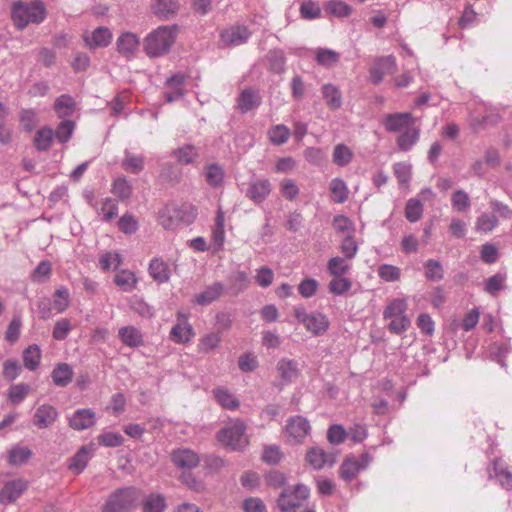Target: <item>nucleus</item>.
<instances>
[{
    "instance_id": "obj_1",
    "label": "nucleus",
    "mask_w": 512,
    "mask_h": 512,
    "mask_svg": "<svg viewBox=\"0 0 512 512\" xmlns=\"http://www.w3.org/2000/svg\"><path fill=\"white\" fill-rule=\"evenodd\" d=\"M178 35L177 25H162L146 35L143 50L150 58L166 55L171 50Z\"/></svg>"
},
{
    "instance_id": "obj_2",
    "label": "nucleus",
    "mask_w": 512,
    "mask_h": 512,
    "mask_svg": "<svg viewBox=\"0 0 512 512\" xmlns=\"http://www.w3.org/2000/svg\"><path fill=\"white\" fill-rule=\"evenodd\" d=\"M46 15V7L41 0H33L28 3L22 1L15 2L11 11L14 25L19 30H23L29 24L42 23Z\"/></svg>"
},
{
    "instance_id": "obj_3",
    "label": "nucleus",
    "mask_w": 512,
    "mask_h": 512,
    "mask_svg": "<svg viewBox=\"0 0 512 512\" xmlns=\"http://www.w3.org/2000/svg\"><path fill=\"white\" fill-rule=\"evenodd\" d=\"M197 217V209L190 204H169L159 211V224L166 230H174L180 224L189 225Z\"/></svg>"
},
{
    "instance_id": "obj_4",
    "label": "nucleus",
    "mask_w": 512,
    "mask_h": 512,
    "mask_svg": "<svg viewBox=\"0 0 512 512\" xmlns=\"http://www.w3.org/2000/svg\"><path fill=\"white\" fill-rule=\"evenodd\" d=\"M140 495V490L133 486L116 489L107 498L101 512H129L136 507Z\"/></svg>"
},
{
    "instance_id": "obj_5",
    "label": "nucleus",
    "mask_w": 512,
    "mask_h": 512,
    "mask_svg": "<svg viewBox=\"0 0 512 512\" xmlns=\"http://www.w3.org/2000/svg\"><path fill=\"white\" fill-rule=\"evenodd\" d=\"M217 438L222 445L235 451H242L249 444L246 435V425L239 419L221 429L217 434Z\"/></svg>"
},
{
    "instance_id": "obj_6",
    "label": "nucleus",
    "mask_w": 512,
    "mask_h": 512,
    "mask_svg": "<svg viewBox=\"0 0 512 512\" xmlns=\"http://www.w3.org/2000/svg\"><path fill=\"white\" fill-rule=\"evenodd\" d=\"M294 316L314 336L324 335L330 325L327 316L320 312L307 313L303 306L294 308Z\"/></svg>"
},
{
    "instance_id": "obj_7",
    "label": "nucleus",
    "mask_w": 512,
    "mask_h": 512,
    "mask_svg": "<svg viewBox=\"0 0 512 512\" xmlns=\"http://www.w3.org/2000/svg\"><path fill=\"white\" fill-rule=\"evenodd\" d=\"M309 494V488L303 484H298L292 491L285 489L278 498V507L282 512H296Z\"/></svg>"
},
{
    "instance_id": "obj_8",
    "label": "nucleus",
    "mask_w": 512,
    "mask_h": 512,
    "mask_svg": "<svg viewBox=\"0 0 512 512\" xmlns=\"http://www.w3.org/2000/svg\"><path fill=\"white\" fill-rule=\"evenodd\" d=\"M311 426L309 421L301 416H292L287 420L285 436L290 444H300L310 434Z\"/></svg>"
},
{
    "instance_id": "obj_9",
    "label": "nucleus",
    "mask_w": 512,
    "mask_h": 512,
    "mask_svg": "<svg viewBox=\"0 0 512 512\" xmlns=\"http://www.w3.org/2000/svg\"><path fill=\"white\" fill-rule=\"evenodd\" d=\"M195 336V331L188 321V315L177 313V322L170 331V339L177 344L190 342Z\"/></svg>"
},
{
    "instance_id": "obj_10",
    "label": "nucleus",
    "mask_w": 512,
    "mask_h": 512,
    "mask_svg": "<svg viewBox=\"0 0 512 512\" xmlns=\"http://www.w3.org/2000/svg\"><path fill=\"white\" fill-rule=\"evenodd\" d=\"M82 38L90 49L105 48L111 44L113 34L108 27L100 26L93 31H85Z\"/></svg>"
},
{
    "instance_id": "obj_11",
    "label": "nucleus",
    "mask_w": 512,
    "mask_h": 512,
    "mask_svg": "<svg viewBox=\"0 0 512 512\" xmlns=\"http://www.w3.org/2000/svg\"><path fill=\"white\" fill-rule=\"evenodd\" d=\"M415 123V119L409 112L390 113L383 117L382 124L389 133H400Z\"/></svg>"
},
{
    "instance_id": "obj_12",
    "label": "nucleus",
    "mask_w": 512,
    "mask_h": 512,
    "mask_svg": "<svg viewBox=\"0 0 512 512\" xmlns=\"http://www.w3.org/2000/svg\"><path fill=\"white\" fill-rule=\"evenodd\" d=\"M395 69L396 59L394 56L377 58L370 69V80L373 84H379L386 74L394 73Z\"/></svg>"
},
{
    "instance_id": "obj_13",
    "label": "nucleus",
    "mask_w": 512,
    "mask_h": 512,
    "mask_svg": "<svg viewBox=\"0 0 512 512\" xmlns=\"http://www.w3.org/2000/svg\"><path fill=\"white\" fill-rule=\"evenodd\" d=\"M272 191L271 182L266 178L254 179L249 183L245 195L254 204L263 203Z\"/></svg>"
},
{
    "instance_id": "obj_14",
    "label": "nucleus",
    "mask_w": 512,
    "mask_h": 512,
    "mask_svg": "<svg viewBox=\"0 0 512 512\" xmlns=\"http://www.w3.org/2000/svg\"><path fill=\"white\" fill-rule=\"evenodd\" d=\"M139 46V37L132 32H124L116 40L118 53L127 60H131L136 56Z\"/></svg>"
},
{
    "instance_id": "obj_15",
    "label": "nucleus",
    "mask_w": 512,
    "mask_h": 512,
    "mask_svg": "<svg viewBox=\"0 0 512 512\" xmlns=\"http://www.w3.org/2000/svg\"><path fill=\"white\" fill-rule=\"evenodd\" d=\"M27 487V482L23 479L6 482L0 489V503L3 505L14 503L26 491Z\"/></svg>"
},
{
    "instance_id": "obj_16",
    "label": "nucleus",
    "mask_w": 512,
    "mask_h": 512,
    "mask_svg": "<svg viewBox=\"0 0 512 512\" xmlns=\"http://www.w3.org/2000/svg\"><path fill=\"white\" fill-rule=\"evenodd\" d=\"M276 371L280 380L281 386H286L295 381L300 375L299 364L296 360L281 358L277 365Z\"/></svg>"
},
{
    "instance_id": "obj_17",
    "label": "nucleus",
    "mask_w": 512,
    "mask_h": 512,
    "mask_svg": "<svg viewBox=\"0 0 512 512\" xmlns=\"http://www.w3.org/2000/svg\"><path fill=\"white\" fill-rule=\"evenodd\" d=\"M251 32L245 26H230L221 32V41L225 46H238L248 41Z\"/></svg>"
},
{
    "instance_id": "obj_18",
    "label": "nucleus",
    "mask_w": 512,
    "mask_h": 512,
    "mask_svg": "<svg viewBox=\"0 0 512 512\" xmlns=\"http://www.w3.org/2000/svg\"><path fill=\"white\" fill-rule=\"evenodd\" d=\"M58 416V410L53 405L42 404L35 410L33 424L39 429H46L56 422Z\"/></svg>"
},
{
    "instance_id": "obj_19",
    "label": "nucleus",
    "mask_w": 512,
    "mask_h": 512,
    "mask_svg": "<svg viewBox=\"0 0 512 512\" xmlns=\"http://www.w3.org/2000/svg\"><path fill=\"white\" fill-rule=\"evenodd\" d=\"M171 460L180 469H192L199 464L200 458L189 448H179L172 452Z\"/></svg>"
},
{
    "instance_id": "obj_20",
    "label": "nucleus",
    "mask_w": 512,
    "mask_h": 512,
    "mask_svg": "<svg viewBox=\"0 0 512 512\" xmlns=\"http://www.w3.org/2000/svg\"><path fill=\"white\" fill-rule=\"evenodd\" d=\"M96 422L95 412L91 409H78L69 417V426L77 431L86 430Z\"/></svg>"
},
{
    "instance_id": "obj_21",
    "label": "nucleus",
    "mask_w": 512,
    "mask_h": 512,
    "mask_svg": "<svg viewBox=\"0 0 512 512\" xmlns=\"http://www.w3.org/2000/svg\"><path fill=\"white\" fill-rule=\"evenodd\" d=\"M186 77L182 73H176L166 80L167 91L164 92V98L171 103L179 100L184 95V84Z\"/></svg>"
},
{
    "instance_id": "obj_22",
    "label": "nucleus",
    "mask_w": 512,
    "mask_h": 512,
    "mask_svg": "<svg viewBox=\"0 0 512 512\" xmlns=\"http://www.w3.org/2000/svg\"><path fill=\"white\" fill-rule=\"evenodd\" d=\"M488 472L489 478H495L503 488L512 489V472L501 459H495Z\"/></svg>"
},
{
    "instance_id": "obj_23",
    "label": "nucleus",
    "mask_w": 512,
    "mask_h": 512,
    "mask_svg": "<svg viewBox=\"0 0 512 512\" xmlns=\"http://www.w3.org/2000/svg\"><path fill=\"white\" fill-rule=\"evenodd\" d=\"M306 462L315 470H321L326 465L332 466L335 463L333 455L326 453L320 447L310 448L305 456Z\"/></svg>"
},
{
    "instance_id": "obj_24",
    "label": "nucleus",
    "mask_w": 512,
    "mask_h": 512,
    "mask_svg": "<svg viewBox=\"0 0 512 512\" xmlns=\"http://www.w3.org/2000/svg\"><path fill=\"white\" fill-rule=\"evenodd\" d=\"M420 138V128L414 124L400 132L396 139L397 148L400 151H410Z\"/></svg>"
},
{
    "instance_id": "obj_25",
    "label": "nucleus",
    "mask_w": 512,
    "mask_h": 512,
    "mask_svg": "<svg viewBox=\"0 0 512 512\" xmlns=\"http://www.w3.org/2000/svg\"><path fill=\"white\" fill-rule=\"evenodd\" d=\"M262 102V98L258 91L251 88L244 89L238 99L237 108L241 113H247L256 109Z\"/></svg>"
},
{
    "instance_id": "obj_26",
    "label": "nucleus",
    "mask_w": 512,
    "mask_h": 512,
    "mask_svg": "<svg viewBox=\"0 0 512 512\" xmlns=\"http://www.w3.org/2000/svg\"><path fill=\"white\" fill-rule=\"evenodd\" d=\"M93 454V446H82L71 458L68 469L75 474H80L86 468Z\"/></svg>"
},
{
    "instance_id": "obj_27",
    "label": "nucleus",
    "mask_w": 512,
    "mask_h": 512,
    "mask_svg": "<svg viewBox=\"0 0 512 512\" xmlns=\"http://www.w3.org/2000/svg\"><path fill=\"white\" fill-rule=\"evenodd\" d=\"M118 337L128 347H140L144 343L142 332L132 325L121 327L118 331Z\"/></svg>"
},
{
    "instance_id": "obj_28",
    "label": "nucleus",
    "mask_w": 512,
    "mask_h": 512,
    "mask_svg": "<svg viewBox=\"0 0 512 512\" xmlns=\"http://www.w3.org/2000/svg\"><path fill=\"white\" fill-rule=\"evenodd\" d=\"M93 206L98 216L102 217L105 222L111 221L118 214V202L111 197L103 198Z\"/></svg>"
},
{
    "instance_id": "obj_29",
    "label": "nucleus",
    "mask_w": 512,
    "mask_h": 512,
    "mask_svg": "<svg viewBox=\"0 0 512 512\" xmlns=\"http://www.w3.org/2000/svg\"><path fill=\"white\" fill-rule=\"evenodd\" d=\"M217 403L227 410H236L240 406L239 400L226 387H216L212 391Z\"/></svg>"
},
{
    "instance_id": "obj_30",
    "label": "nucleus",
    "mask_w": 512,
    "mask_h": 512,
    "mask_svg": "<svg viewBox=\"0 0 512 512\" xmlns=\"http://www.w3.org/2000/svg\"><path fill=\"white\" fill-rule=\"evenodd\" d=\"M225 216L224 212L219 209L216 214L215 224L212 228L211 239L214 247V251L218 252L223 248L225 242V230H224Z\"/></svg>"
},
{
    "instance_id": "obj_31",
    "label": "nucleus",
    "mask_w": 512,
    "mask_h": 512,
    "mask_svg": "<svg viewBox=\"0 0 512 512\" xmlns=\"http://www.w3.org/2000/svg\"><path fill=\"white\" fill-rule=\"evenodd\" d=\"M223 291V284L220 282H214L195 296V303L202 306L209 305L216 301L222 295Z\"/></svg>"
},
{
    "instance_id": "obj_32",
    "label": "nucleus",
    "mask_w": 512,
    "mask_h": 512,
    "mask_svg": "<svg viewBox=\"0 0 512 512\" xmlns=\"http://www.w3.org/2000/svg\"><path fill=\"white\" fill-rule=\"evenodd\" d=\"M179 8L177 0H157L152 5L153 13L161 20L174 16Z\"/></svg>"
},
{
    "instance_id": "obj_33",
    "label": "nucleus",
    "mask_w": 512,
    "mask_h": 512,
    "mask_svg": "<svg viewBox=\"0 0 512 512\" xmlns=\"http://www.w3.org/2000/svg\"><path fill=\"white\" fill-rule=\"evenodd\" d=\"M149 274L157 283H165L170 279V269L166 262L154 258L149 264Z\"/></svg>"
},
{
    "instance_id": "obj_34",
    "label": "nucleus",
    "mask_w": 512,
    "mask_h": 512,
    "mask_svg": "<svg viewBox=\"0 0 512 512\" xmlns=\"http://www.w3.org/2000/svg\"><path fill=\"white\" fill-rule=\"evenodd\" d=\"M72 367L67 363L57 364L51 373L54 384L58 387H66L73 378Z\"/></svg>"
},
{
    "instance_id": "obj_35",
    "label": "nucleus",
    "mask_w": 512,
    "mask_h": 512,
    "mask_svg": "<svg viewBox=\"0 0 512 512\" xmlns=\"http://www.w3.org/2000/svg\"><path fill=\"white\" fill-rule=\"evenodd\" d=\"M54 110L59 118L70 117L75 110V101L70 95L63 94L55 100Z\"/></svg>"
},
{
    "instance_id": "obj_36",
    "label": "nucleus",
    "mask_w": 512,
    "mask_h": 512,
    "mask_svg": "<svg viewBox=\"0 0 512 512\" xmlns=\"http://www.w3.org/2000/svg\"><path fill=\"white\" fill-rule=\"evenodd\" d=\"M322 95L331 110L339 109L342 105V95L338 87L328 83L322 87Z\"/></svg>"
},
{
    "instance_id": "obj_37",
    "label": "nucleus",
    "mask_w": 512,
    "mask_h": 512,
    "mask_svg": "<svg viewBox=\"0 0 512 512\" xmlns=\"http://www.w3.org/2000/svg\"><path fill=\"white\" fill-rule=\"evenodd\" d=\"M137 278L130 270H120L114 277V283L123 292H132L137 286Z\"/></svg>"
},
{
    "instance_id": "obj_38",
    "label": "nucleus",
    "mask_w": 512,
    "mask_h": 512,
    "mask_svg": "<svg viewBox=\"0 0 512 512\" xmlns=\"http://www.w3.org/2000/svg\"><path fill=\"white\" fill-rule=\"evenodd\" d=\"M222 342V337L219 332H210L203 335L197 344L199 353L208 354L216 349Z\"/></svg>"
},
{
    "instance_id": "obj_39",
    "label": "nucleus",
    "mask_w": 512,
    "mask_h": 512,
    "mask_svg": "<svg viewBox=\"0 0 512 512\" xmlns=\"http://www.w3.org/2000/svg\"><path fill=\"white\" fill-rule=\"evenodd\" d=\"M350 261L347 258L335 256L328 260L327 271L331 276H344L351 268Z\"/></svg>"
},
{
    "instance_id": "obj_40",
    "label": "nucleus",
    "mask_w": 512,
    "mask_h": 512,
    "mask_svg": "<svg viewBox=\"0 0 512 512\" xmlns=\"http://www.w3.org/2000/svg\"><path fill=\"white\" fill-rule=\"evenodd\" d=\"M54 131L52 128L45 126L40 128L34 137V145L38 151H47L53 142Z\"/></svg>"
},
{
    "instance_id": "obj_41",
    "label": "nucleus",
    "mask_w": 512,
    "mask_h": 512,
    "mask_svg": "<svg viewBox=\"0 0 512 512\" xmlns=\"http://www.w3.org/2000/svg\"><path fill=\"white\" fill-rule=\"evenodd\" d=\"M353 156L352 150L347 145L339 143L333 149L332 161L337 166L344 167L351 163Z\"/></svg>"
},
{
    "instance_id": "obj_42",
    "label": "nucleus",
    "mask_w": 512,
    "mask_h": 512,
    "mask_svg": "<svg viewBox=\"0 0 512 512\" xmlns=\"http://www.w3.org/2000/svg\"><path fill=\"white\" fill-rule=\"evenodd\" d=\"M122 167L129 173L139 174L144 169V157L125 151Z\"/></svg>"
},
{
    "instance_id": "obj_43",
    "label": "nucleus",
    "mask_w": 512,
    "mask_h": 512,
    "mask_svg": "<svg viewBox=\"0 0 512 512\" xmlns=\"http://www.w3.org/2000/svg\"><path fill=\"white\" fill-rule=\"evenodd\" d=\"M267 135L269 141L273 145L279 146L285 144L288 141L291 135V131L284 124H278L270 128L267 132Z\"/></svg>"
},
{
    "instance_id": "obj_44",
    "label": "nucleus",
    "mask_w": 512,
    "mask_h": 512,
    "mask_svg": "<svg viewBox=\"0 0 512 512\" xmlns=\"http://www.w3.org/2000/svg\"><path fill=\"white\" fill-rule=\"evenodd\" d=\"M331 199L335 203H344L348 199V187L341 178H334L330 182Z\"/></svg>"
},
{
    "instance_id": "obj_45",
    "label": "nucleus",
    "mask_w": 512,
    "mask_h": 512,
    "mask_svg": "<svg viewBox=\"0 0 512 512\" xmlns=\"http://www.w3.org/2000/svg\"><path fill=\"white\" fill-rule=\"evenodd\" d=\"M41 359V351L38 345L33 344L28 346L23 352L24 366L29 370H35Z\"/></svg>"
},
{
    "instance_id": "obj_46",
    "label": "nucleus",
    "mask_w": 512,
    "mask_h": 512,
    "mask_svg": "<svg viewBox=\"0 0 512 512\" xmlns=\"http://www.w3.org/2000/svg\"><path fill=\"white\" fill-rule=\"evenodd\" d=\"M165 508V497L158 493H151L143 502L144 512H163Z\"/></svg>"
},
{
    "instance_id": "obj_47",
    "label": "nucleus",
    "mask_w": 512,
    "mask_h": 512,
    "mask_svg": "<svg viewBox=\"0 0 512 512\" xmlns=\"http://www.w3.org/2000/svg\"><path fill=\"white\" fill-rule=\"evenodd\" d=\"M362 471L356 458H346L340 466V476L347 482L352 481Z\"/></svg>"
},
{
    "instance_id": "obj_48",
    "label": "nucleus",
    "mask_w": 512,
    "mask_h": 512,
    "mask_svg": "<svg viewBox=\"0 0 512 512\" xmlns=\"http://www.w3.org/2000/svg\"><path fill=\"white\" fill-rule=\"evenodd\" d=\"M407 302L405 299L397 298L389 302L383 312L385 319L406 315Z\"/></svg>"
},
{
    "instance_id": "obj_49",
    "label": "nucleus",
    "mask_w": 512,
    "mask_h": 512,
    "mask_svg": "<svg viewBox=\"0 0 512 512\" xmlns=\"http://www.w3.org/2000/svg\"><path fill=\"white\" fill-rule=\"evenodd\" d=\"M31 455L32 452L28 447L15 446L9 452L8 462L11 465H22L30 459Z\"/></svg>"
},
{
    "instance_id": "obj_50",
    "label": "nucleus",
    "mask_w": 512,
    "mask_h": 512,
    "mask_svg": "<svg viewBox=\"0 0 512 512\" xmlns=\"http://www.w3.org/2000/svg\"><path fill=\"white\" fill-rule=\"evenodd\" d=\"M112 193L119 199L125 200L132 195V186L126 177H119L113 181Z\"/></svg>"
},
{
    "instance_id": "obj_51",
    "label": "nucleus",
    "mask_w": 512,
    "mask_h": 512,
    "mask_svg": "<svg viewBox=\"0 0 512 512\" xmlns=\"http://www.w3.org/2000/svg\"><path fill=\"white\" fill-rule=\"evenodd\" d=\"M423 214V205L419 199L411 198L407 201L405 207V217L411 222L415 223L419 221Z\"/></svg>"
},
{
    "instance_id": "obj_52",
    "label": "nucleus",
    "mask_w": 512,
    "mask_h": 512,
    "mask_svg": "<svg viewBox=\"0 0 512 512\" xmlns=\"http://www.w3.org/2000/svg\"><path fill=\"white\" fill-rule=\"evenodd\" d=\"M340 55L331 49L320 48L316 52V61L319 65L332 67L338 63Z\"/></svg>"
},
{
    "instance_id": "obj_53",
    "label": "nucleus",
    "mask_w": 512,
    "mask_h": 512,
    "mask_svg": "<svg viewBox=\"0 0 512 512\" xmlns=\"http://www.w3.org/2000/svg\"><path fill=\"white\" fill-rule=\"evenodd\" d=\"M498 224L497 217L494 213H482L476 220L475 229L478 232H490Z\"/></svg>"
},
{
    "instance_id": "obj_54",
    "label": "nucleus",
    "mask_w": 512,
    "mask_h": 512,
    "mask_svg": "<svg viewBox=\"0 0 512 512\" xmlns=\"http://www.w3.org/2000/svg\"><path fill=\"white\" fill-rule=\"evenodd\" d=\"M70 304L69 291L65 287L58 288L53 296V308L58 312H64Z\"/></svg>"
},
{
    "instance_id": "obj_55",
    "label": "nucleus",
    "mask_w": 512,
    "mask_h": 512,
    "mask_svg": "<svg viewBox=\"0 0 512 512\" xmlns=\"http://www.w3.org/2000/svg\"><path fill=\"white\" fill-rule=\"evenodd\" d=\"M425 276L431 281H440L444 277V271L441 263L434 259H429L424 264Z\"/></svg>"
},
{
    "instance_id": "obj_56",
    "label": "nucleus",
    "mask_w": 512,
    "mask_h": 512,
    "mask_svg": "<svg viewBox=\"0 0 512 512\" xmlns=\"http://www.w3.org/2000/svg\"><path fill=\"white\" fill-rule=\"evenodd\" d=\"M351 287V281L343 276H334L328 285L329 292L334 295H343L348 292Z\"/></svg>"
},
{
    "instance_id": "obj_57",
    "label": "nucleus",
    "mask_w": 512,
    "mask_h": 512,
    "mask_svg": "<svg viewBox=\"0 0 512 512\" xmlns=\"http://www.w3.org/2000/svg\"><path fill=\"white\" fill-rule=\"evenodd\" d=\"M30 390L29 385L25 383H19L12 385L8 390V400L14 404H20L28 395Z\"/></svg>"
},
{
    "instance_id": "obj_58",
    "label": "nucleus",
    "mask_w": 512,
    "mask_h": 512,
    "mask_svg": "<svg viewBox=\"0 0 512 512\" xmlns=\"http://www.w3.org/2000/svg\"><path fill=\"white\" fill-rule=\"evenodd\" d=\"M224 180V171L217 164H210L206 167V181L212 187H218Z\"/></svg>"
},
{
    "instance_id": "obj_59",
    "label": "nucleus",
    "mask_w": 512,
    "mask_h": 512,
    "mask_svg": "<svg viewBox=\"0 0 512 512\" xmlns=\"http://www.w3.org/2000/svg\"><path fill=\"white\" fill-rule=\"evenodd\" d=\"M358 244L352 234H348L341 242L340 251L344 258L352 260L358 253Z\"/></svg>"
},
{
    "instance_id": "obj_60",
    "label": "nucleus",
    "mask_w": 512,
    "mask_h": 512,
    "mask_svg": "<svg viewBox=\"0 0 512 512\" xmlns=\"http://www.w3.org/2000/svg\"><path fill=\"white\" fill-rule=\"evenodd\" d=\"M326 11L336 17H346L352 12V8L341 0H331L326 5Z\"/></svg>"
},
{
    "instance_id": "obj_61",
    "label": "nucleus",
    "mask_w": 512,
    "mask_h": 512,
    "mask_svg": "<svg viewBox=\"0 0 512 512\" xmlns=\"http://www.w3.org/2000/svg\"><path fill=\"white\" fill-rule=\"evenodd\" d=\"M177 160L182 164H190L198 157V150L192 145H184L174 152Z\"/></svg>"
},
{
    "instance_id": "obj_62",
    "label": "nucleus",
    "mask_w": 512,
    "mask_h": 512,
    "mask_svg": "<svg viewBox=\"0 0 512 512\" xmlns=\"http://www.w3.org/2000/svg\"><path fill=\"white\" fill-rule=\"evenodd\" d=\"M131 309L144 318H151L154 315V309L147 304L143 299L134 296L130 300Z\"/></svg>"
},
{
    "instance_id": "obj_63",
    "label": "nucleus",
    "mask_w": 512,
    "mask_h": 512,
    "mask_svg": "<svg viewBox=\"0 0 512 512\" xmlns=\"http://www.w3.org/2000/svg\"><path fill=\"white\" fill-rule=\"evenodd\" d=\"M118 228L124 234L131 235L138 230L139 224L134 215L126 213L119 219Z\"/></svg>"
},
{
    "instance_id": "obj_64",
    "label": "nucleus",
    "mask_w": 512,
    "mask_h": 512,
    "mask_svg": "<svg viewBox=\"0 0 512 512\" xmlns=\"http://www.w3.org/2000/svg\"><path fill=\"white\" fill-rule=\"evenodd\" d=\"M75 129V123L70 120L62 121L58 127L56 132L54 133V137L60 143H66L72 137L73 131Z\"/></svg>"
}]
</instances>
